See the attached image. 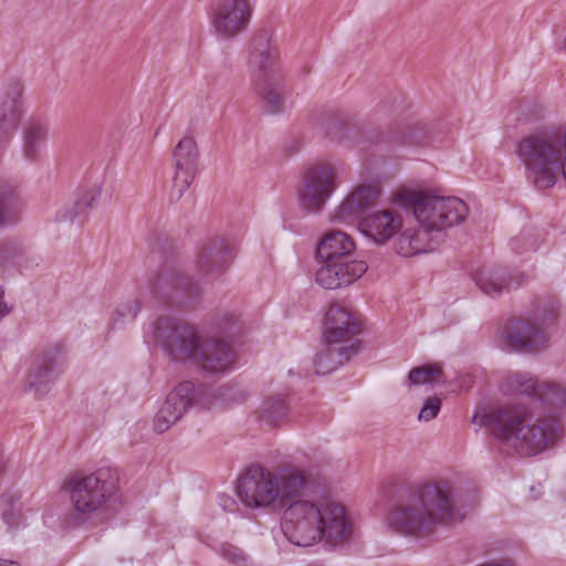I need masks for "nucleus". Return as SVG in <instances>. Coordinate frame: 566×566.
Segmentation results:
<instances>
[{
	"label": "nucleus",
	"mask_w": 566,
	"mask_h": 566,
	"mask_svg": "<svg viewBox=\"0 0 566 566\" xmlns=\"http://www.w3.org/2000/svg\"><path fill=\"white\" fill-rule=\"evenodd\" d=\"M235 493L252 511L283 507V533L298 547H343L355 536L347 507L316 485L311 473L292 464L252 465L239 478Z\"/></svg>",
	"instance_id": "obj_1"
},
{
	"label": "nucleus",
	"mask_w": 566,
	"mask_h": 566,
	"mask_svg": "<svg viewBox=\"0 0 566 566\" xmlns=\"http://www.w3.org/2000/svg\"><path fill=\"white\" fill-rule=\"evenodd\" d=\"M455 496L454 481H431L410 495L389 504L382 515V524L400 535L426 536L439 526L463 518L457 507Z\"/></svg>",
	"instance_id": "obj_2"
},
{
	"label": "nucleus",
	"mask_w": 566,
	"mask_h": 566,
	"mask_svg": "<svg viewBox=\"0 0 566 566\" xmlns=\"http://www.w3.org/2000/svg\"><path fill=\"white\" fill-rule=\"evenodd\" d=\"M145 338L160 344L171 360L193 365L208 374H223L234 366V354L228 344L169 318L151 324Z\"/></svg>",
	"instance_id": "obj_3"
},
{
	"label": "nucleus",
	"mask_w": 566,
	"mask_h": 566,
	"mask_svg": "<svg viewBox=\"0 0 566 566\" xmlns=\"http://www.w3.org/2000/svg\"><path fill=\"white\" fill-rule=\"evenodd\" d=\"M499 450L506 454L532 457L554 443L559 427L553 420L536 419L527 407L509 403L486 416Z\"/></svg>",
	"instance_id": "obj_4"
},
{
	"label": "nucleus",
	"mask_w": 566,
	"mask_h": 566,
	"mask_svg": "<svg viewBox=\"0 0 566 566\" xmlns=\"http://www.w3.org/2000/svg\"><path fill=\"white\" fill-rule=\"evenodd\" d=\"M515 151L528 179L537 188L553 187L560 172L566 181V130L524 136Z\"/></svg>",
	"instance_id": "obj_5"
},
{
	"label": "nucleus",
	"mask_w": 566,
	"mask_h": 566,
	"mask_svg": "<svg viewBox=\"0 0 566 566\" xmlns=\"http://www.w3.org/2000/svg\"><path fill=\"white\" fill-rule=\"evenodd\" d=\"M398 201L412 211L415 220L437 239L446 230L462 223L468 216L465 202L453 196H440L433 190L403 189Z\"/></svg>",
	"instance_id": "obj_6"
},
{
	"label": "nucleus",
	"mask_w": 566,
	"mask_h": 566,
	"mask_svg": "<svg viewBox=\"0 0 566 566\" xmlns=\"http://www.w3.org/2000/svg\"><path fill=\"white\" fill-rule=\"evenodd\" d=\"M74 517L87 522L101 515L107 507L118 501L117 488L107 472L95 471L90 474L76 473L64 482Z\"/></svg>",
	"instance_id": "obj_7"
},
{
	"label": "nucleus",
	"mask_w": 566,
	"mask_h": 566,
	"mask_svg": "<svg viewBox=\"0 0 566 566\" xmlns=\"http://www.w3.org/2000/svg\"><path fill=\"white\" fill-rule=\"evenodd\" d=\"M339 165L329 160H318L307 165L296 188L298 207L306 213L321 212L340 185Z\"/></svg>",
	"instance_id": "obj_8"
},
{
	"label": "nucleus",
	"mask_w": 566,
	"mask_h": 566,
	"mask_svg": "<svg viewBox=\"0 0 566 566\" xmlns=\"http://www.w3.org/2000/svg\"><path fill=\"white\" fill-rule=\"evenodd\" d=\"M251 64L254 67L253 86L262 108L271 115L283 113L285 111V84L274 56L264 50L253 55Z\"/></svg>",
	"instance_id": "obj_9"
},
{
	"label": "nucleus",
	"mask_w": 566,
	"mask_h": 566,
	"mask_svg": "<svg viewBox=\"0 0 566 566\" xmlns=\"http://www.w3.org/2000/svg\"><path fill=\"white\" fill-rule=\"evenodd\" d=\"M251 14L249 0H216L210 6L208 18L214 34L230 40L247 29Z\"/></svg>",
	"instance_id": "obj_10"
},
{
	"label": "nucleus",
	"mask_w": 566,
	"mask_h": 566,
	"mask_svg": "<svg viewBox=\"0 0 566 566\" xmlns=\"http://www.w3.org/2000/svg\"><path fill=\"white\" fill-rule=\"evenodd\" d=\"M200 151L192 136H184L171 153V199L179 200L193 182L199 170Z\"/></svg>",
	"instance_id": "obj_11"
},
{
	"label": "nucleus",
	"mask_w": 566,
	"mask_h": 566,
	"mask_svg": "<svg viewBox=\"0 0 566 566\" xmlns=\"http://www.w3.org/2000/svg\"><path fill=\"white\" fill-rule=\"evenodd\" d=\"M503 390L506 395H524L553 405L566 403V381H539L530 373L517 371L509 375L503 382Z\"/></svg>",
	"instance_id": "obj_12"
},
{
	"label": "nucleus",
	"mask_w": 566,
	"mask_h": 566,
	"mask_svg": "<svg viewBox=\"0 0 566 566\" xmlns=\"http://www.w3.org/2000/svg\"><path fill=\"white\" fill-rule=\"evenodd\" d=\"M500 345L511 352L537 354L547 347V337L542 322L536 315L533 319H516L504 327Z\"/></svg>",
	"instance_id": "obj_13"
},
{
	"label": "nucleus",
	"mask_w": 566,
	"mask_h": 566,
	"mask_svg": "<svg viewBox=\"0 0 566 566\" xmlns=\"http://www.w3.org/2000/svg\"><path fill=\"white\" fill-rule=\"evenodd\" d=\"M200 390L191 381L179 382L166 397L154 418V429L166 432L197 401Z\"/></svg>",
	"instance_id": "obj_14"
},
{
	"label": "nucleus",
	"mask_w": 566,
	"mask_h": 566,
	"mask_svg": "<svg viewBox=\"0 0 566 566\" xmlns=\"http://www.w3.org/2000/svg\"><path fill=\"white\" fill-rule=\"evenodd\" d=\"M368 270L367 263L356 256L321 263L315 280L326 290L349 286L359 280Z\"/></svg>",
	"instance_id": "obj_15"
},
{
	"label": "nucleus",
	"mask_w": 566,
	"mask_h": 566,
	"mask_svg": "<svg viewBox=\"0 0 566 566\" xmlns=\"http://www.w3.org/2000/svg\"><path fill=\"white\" fill-rule=\"evenodd\" d=\"M359 329L357 319L353 314L339 306L332 305L325 317L324 339L338 345H354L359 349V342L355 339Z\"/></svg>",
	"instance_id": "obj_16"
},
{
	"label": "nucleus",
	"mask_w": 566,
	"mask_h": 566,
	"mask_svg": "<svg viewBox=\"0 0 566 566\" xmlns=\"http://www.w3.org/2000/svg\"><path fill=\"white\" fill-rule=\"evenodd\" d=\"M402 227L401 216L390 210L375 211L363 219L360 222V232L375 242L382 245L387 243L394 234Z\"/></svg>",
	"instance_id": "obj_17"
},
{
	"label": "nucleus",
	"mask_w": 566,
	"mask_h": 566,
	"mask_svg": "<svg viewBox=\"0 0 566 566\" xmlns=\"http://www.w3.org/2000/svg\"><path fill=\"white\" fill-rule=\"evenodd\" d=\"M437 245L438 239L419 223L398 231L394 241L395 251L405 258L431 252Z\"/></svg>",
	"instance_id": "obj_18"
},
{
	"label": "nucleus",
	"mask_w": 566,
	"mask_h": 566,
	"mask_svg": "<svg viewBox=\"0 0 566 566\" xmlns=\"http://www.w3.org/2000/svg\"><path fill=\"white\" fill-rule=\"evenodd\" d=\"M60 374L59 363L53 358L43 357L32 365L25 380L27 389L35 398H42L51 391Z\"/></svg>",
	"instance_id": "obj_19"
},
{
	"label": "nucleus",
	"mask_w": 566,
	"mask_h": 566,
	"mask_svg": "<svg viewBox=\"0 0 566 566\" xmlns=\"http://www.w3.org/2000/svg\"><path fill=\"white\" fill-rule=\"evenodd\" d=\"M317 256L321 263L356 256L355 241L340 230L326 232L317 244Z\"/></svg>",
	"instance_id": "obj_20"
},
{
	"label": "nucleus",
	"mask_w": 566,
	"mask_h": 566,
	"mask_svg": "<svg viewBox=\"0 0 566 566\" xmlns=\"http://www.w3.org/2000/svg\"><path fill=\"white\" fill-rule=\"evenodd\" d=\"M474 282L479 290L491 297H496L522 283V275L518 277L510 275L505 270L499 268L481 269L474 274Z\"/></svg>",
	"instance_id": "obj_21"
},
{
	"label": "nucleus",
	"mask_w": 566,
	"mask_h": 566,
	"mask_svg": "<svg viewBox=\"0 0 566 566\" xmlns=\"http://www.w3.org/2000/svg\"><path fill=\"white\" fill-rule=\"evenodd\" d=\"M357 353L354 345H338L324 339L323 346L313 358L314 370L317 375H327L336 370Z\"/></svg>",
	"instance_id": "obj_22"
},
{
	"label": "nucleus",
	"mask_w": 566,
	"mask_h": 566,
	"mask_svg": "<svg viewBox=\"0 0 566 566\" xmlns=\"http://www.w3.org/2000/svg\"><path fill=\"white\" fill-rule=\"evenodd\" d=\"M49 137V125L43 122L30 123L23 132V155L31 160L44 151Z\"/></svg>",
	"instance_id": "obj_23"
},
{
	"label": "nucleus",
	"mask_w": 566,
	"mask_h": 566,
	"mask_svg": "<svg viewBox=\"0 0 566 566\" xmlns=\"http://www.w3.org/2000/svg\"><path fill=\"white\" fill-rule=\"evenodd\" d=\"M23 210V202L14 186L0 188V227L15 223Z\"/></svg>",
	"instance_id": "obj_24"
},
{
	"label": "nucleus",
	"mask_w": 566,
	"mask_h": 566,
	"mask_svg": "<svg viewBox=\"0 0 566 566\" xmlns=\"http://www.w3.org/2000/svg\"><path fill=\"white\" fill-rule=\"evenodd\" d=\"M363 213L357 206L347 197L331 211L329 221L336 224L350 226L363 221Z\"/></svg>",
	"instance_id": "obj_25"
},
{
	"label": "nucleus",
	"mask_w": 566,
	"mask_h": 566,
	"mask_svg": "<svg viewBox=\"0 0 566 566\" xmlns=\"http://www.w3.org/2000/svg\"><path fill=\"white\" fill-rule=\"evenodd\" d=\"M101 193L102 189L99 186L95 185L90 187L83 191L81 197L75 201L72 211L64 218L69 219L71 222H82L88 211L93 208L94 203L99 199Z\"/></svg>",
	"instance_id": "obj_26"
},
{
	"label": "nucleus",
	"mask_w": 566,
	"mask_h": 566,
	"mask_svg": "<svg viewBox=\"0 0 566 566\" xmlns=\"http://www.w3.org/2000/svg\"><path fill=\"white\" fill-rule=\"evenodd\" d=\"M442 368L437 364H427L412 368L408 374V382L413 386H432L441 380Z\"/></svg>",
	"instance_id": "obj_27"
},
{
	"label": "nucleus",
	"mask_w": 566,
	"mask_h": 566,
	"mask_svg": "<svg viewBox=\"0 0 566 566\" xmlns=\"http://www.w3.org/2000/svg\"><path fill=\"white\" fill-rule=\"evenodd\" d=\"M379 195V188L371 184H360L354 187L346 196L357 206L360 212L371 207Z\"/></svg>",
	"instance_id": "obj_28"
},
{
	"label": "nucleus",
	"mask_w": 566,
	"mask_h": 566,
	"mask_svg": "<svg viewBox=\"0 0 566 566\" xmlns=\"http://www.w3.org/2000/svg\"><path fill=\"white\" fill-rule=\"evenodd\" d=\"M25 505L20 496H12L4 501L2 518L10 528H18L24 525L27 516L24 514Z\"/></svg>",
	"instance_id": "obj_29"
},
{
	"label": "nucleus",
	"mask_w": 566,
	"mask_h": 566,
	"mask_svg": "<svg viewBox=\"0 0 566 566\" xmlns=\"http://www.w3.org/2000/svg\"><path fill=\"white\" fill-rule=\"evenodd\" d=\"M287 407L280 396L268 398L261 407L262 419L271 424L276 423L285 417Z\"/></svg>",
	"instance_id": "obj_30"
},
{
	"label": "nucleus",
	"mask_w": 566,
	"mask_h": 566,
	"mask_svg": "<svg viewBox=\"0 0 566 566\" xmlns=\"http://www.w3.org/2000/svg\"><path fill=\"white\" fill-rule=\"evenodd\" d=\"M216 551L221 558L232 566H249V556L238 546L223 543Z\"/></svg>",
	"instance_id": "obj_31"
},
{
	"label": "nucleus",
	"mask_w": 566,
	"mask_h": 566,
	"mask_svg": "<svg viewBox=\"0 0 566 566\" xmlns=\"http://www.w3.org/2000/svg\"><path fill=\"white\" fill-rule=\"evenodd\" d=\"M22 252L20 244L4 242L0 244V271L4 273L12 261Z\"/></svg>",
	"instance_id": "obj_32"
},
{
	"label": "nucleus",
	"mask_w": 566,
	"mask_h": 566,
	"mask_svg": "<svg viewBox=\"0 0 566 566\" xmlns=\"http://www.w3.org/2000/svg\"><path fill=\"white\" fill-rule=\"evenodd\" d=\"M440 409L441 400L437 397H430L424 400L419 411L418 419L420 421H430L438 416Z\"/></svg>",
	"instance_id": "obj_33"
},
{
	"label": "nucleus",
	"mask_w": 566,
	"mask_h": 566,
	"mask_svg": "<svg viewBox=\"0 0 566 566\" xmlns=\"http://www.w3.org/2000/svg\"><path fill=\"white\" fill-rule=\"evenodd\" d=\"M142 308V304L137 298L127 300L116 308V319H134Z\"/></svg>",
	"instance_id": "obj_34"
},
{
	"label": "nucleus",
	"mask_w": 566,
	"mask_h": 566,
	"mask_svg": "<svg viewBox=\"0 0 566 566\" xmlns=\"http://www.w3.org/2000/svg\"><path fill=\"white\" fill-rule=\"evenodd\" d=\"M6 290L3 286H0V321L7 317L12 312V304L8 303L4 300Z\"/></svg>",
	"instance_id": "obj_35"
},
{
	"label": "nucleus",
	"mask_w": 566,
	"mask_h": 566,
	"mask_svg": "<svg viewBox=\"0 0 566 566\" xmlns=\"http://www.w3.org/2000/svg\"><path fill=\"white\" fill-rule=\"evenodd\" d=\"M216 261H217V255L216 254H213L211 251H205L200 255V261L199 262L206 265L209 262L214 263Z\"/></svg>",
	"instance_id": "obj_36"
},
{
	"label": "nucleus",
	"mask_w": 566,
	"mask_h": 566,
	"mask_svg": "<svg viewBox=\"0 0 566 566\" xmlns=\"http://www.w3.org/2000/svg\"><path fill=\"white\" fill-rule=\"evenodd\" d=\"M0 566H19L17 562L0 559Z\"/></svg>",
	"instance_id": "obj_37"
},
{
	"label": "nucleus",
	"mask_w": 566,
	"mask_h": 566,
	"mask_svg": "<svg viewBox=\"0 0 566 566\" xmlns=\"http://www.w3.org/2000/svg\"><path fill=\"white\" fill-rule=\"evenodd\" d=\"M12 86H13L14 94H15L18 97H19V96H21V94H22V87H21V85H20V84H18V83H14Z\"/></svg>",
	"instance_id": "obj_38"
},
{
	"label": "nucleus",
	"mask_w": 566,
	"mask_h": 566,
	"mask_svg": "<svg viewBox=\"0 0 566 566\" xmlns=\"http://www.w3.org/2000/svg\"><path fill=\"white\" fill-rule=\"evenodd\" d=\"M562 43H563V46H565V48H566V35L564 36V39H563V42H562Z\"/></svg>",
	"instance_id": "obj_39"
},
{
	"label": "nucleus",
	"mask_w": 566,
	"mask_h": 566,
	"mask_svg": "<svg viewBox=\"0 0 566 566\" xmlns=\"http://www.w3.org/2000/svg\"><path fill=\"white\" fill-rule=\"evenodd\" d=\"M544 109L542 107H539V112H538V116H541L543 114Z\"/></svg>",
	"instance_id": "obj_40"
}]
</instances>
